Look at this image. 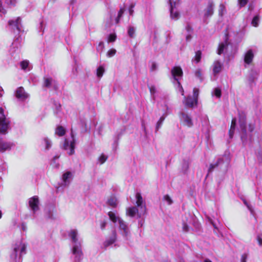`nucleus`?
Listing matches in <instances>:
<instances>
[{
	"label": "nucleus",
	"instance_id": "obj_1",
	"mask_svg": "<svg viewBox=\"0 0 262 262\" xmlns=\"http://www.w3.org/2000/svg\"><path fill=\"white\" fill-rule=\"evenodd\" d=\"M9 121L4 115V110L0 107V133L5 134L8 128Z\"/></svg>",
	"mask_w": 262,
	"mask_h": 262
},
{
	"label": "nucleus",
	"instance_id": "obj_2",
	"mask_svg": "<svg viewBox=\"0 0 262 262\" xmlns=\"http://www.w3.org/2000/svg\"><path fill=\"white\" fill-rule=\"evenodd\" d=\"M71 137L73 139L72 141L69 144V141L66 139L64 141V143L63 145V148L65 150H67L70 148V150L69 152V155H73L75 152V140L74 139V135L73 134L72 130H71Z\"/></svg>",
	"mask_w": 262,
	"mask_h": 262
},
{
	"label": "nucleus",
	"instance_id": "obj_3",
	"mask_svg": "<svg viewBox=\"0 0 262 262\" xmlns=\"http://www.w3.org/2000/svg\"><path fill=\"white\" fill-rule=\"evenodd\" d=\"M239 126L242 133L246 135L247 134V125H246V115L245 113L242 112L239 114Z\"/></svg>",
	"mask_w": 262,
	"mask_h": 262
},
{
	"label": "nucleus",
	"instance_id": "obj_4",
	"mask_svg": "<svg viewBox=\"0 0 262 262\" xmlns=\"http://www.w3.org/2000/svg\"><path fill=\"white\" fill-rule=\"evenodd\" d=\"M180 116L181 121L183 122L184 125H186L188 127H190L193 126L192 119L190 116L183 112L180 113Z\"/></svg>",
	"mask_w": 262,
	"mask_h": 262
},
{
	"label": "nucleus",
	"instance_id": "obj_5",
	"mask_svg": "<svg viewBox=\"0 0 262 262\" xmlns=\"http://www.w3.org/2000/svg\"><path fill=\"white\" fill-rule=\"evenodd\" d=\"M214 3L212 1H209L206 8L204 10V17L208 18L211 16L214 13Z\"/></svg>",
	"mask_w": 262,
	"mask_h": 262
},
{
	"label": "nucleus",
	"instance_id": "obj_6",
	"mask_svg": "<svg viewBox=\"0 0 262 262\" xmlns=\"http://www.w3.org/2000/svg\"><path fill=\"white\" fill-rule=\"evenodd\" d=\"M185 105L187 107L192 108L198 104V100L194 97L188 96L187 97H185Z\"/></svg>",
	"mask_w": 262,
	"mask_h": 262
},
{
	"label": "nucleus",
	"instance_id": "obj_7",
	"mask_svg": "<svg viewBox=\"0 0 262 262\" xmlns=\"http://www.w3.org/2000/svg\"><path fill=\"white\" fill-rule=\"evenodd\" d=\"M29 204L30 208L34 211H35L39 209V200L37 196H34L30 199L29 201Z\"/></svg>",
	"mask_w": 262,
	"mask_h": 262
},
{
	"label": "nucleus",
	"instance_id": "obj_8",
	"mask_svg": "<svg viewBox=\"0 0 262 262\" xmlns=\"http://www.w3.org/2000/svg\"><path fill=\"white\" fill-rule=\"evenodd\" d=\"M136 198L137 199L136 201V205L137 207L140 208L141 209H142V213L144 214L145 212L146 211V206L144 205V206L142 205L143 203V200L142 198V196H141V194L139 192H137L136 194Z\"/></svg>",
	"mask_w": 262,
	"mask_h": 262
},
{
	"label": "nucleus",
	"instance_id": "obj_9",
	"mask_svg": "<svg viewBox=\"0 0 262 262\" xmlns=\"http://www.w3.org/2000/svg\"><path fill=\"white\" fill-rule=\"evenodd\" d=\"M253 58V52L251 49H250L246 53L245 55L244 62L247 64H250L252 63Z\"/></svg>",
	"mask_w": 262,
	"mask_h": 262
},
{
	"label": "nucleus",
	"instance_id": "obj_10",
	"mask_svg": "<svg viewBox=\"0 0 262 262\" xmlns=\"http://www.w3.org/2000/svg\"><path fill=\"white\" fill-rule=\"evenodd\" d=\"M20 24V17H17L15 20H10L8 21V24L10 26L12 27V29L15 30H17L18 32L20 31L19 25Z\"/></svg>",
	"mask_w": 262,
	"mask_h": 262
},
{
	"label": "nucleus",
	"instance_id": "obj_11",
	"mask_svg": "<svg viewBox=\"0 0 262 262\" xmlns=\"http://www.w3.org/2000/svg\"><path fill=\"white\" fill-rule=\"evenodd\" d=\"M172 76L176 79V77H181L183 75V71L180 67H174L171 71Z\"/></svg>",
	"mask_w": 262,
	"mask_h": 262
},
{
	"label": "nucleus",
	"instance_id": "obj_12",
	"mask_svg": "<svg viewBox=\"0 0 262 262\" xmlns=\"http://www.w3.org/2000/svg\"><path fill=\"white\" fill-rule=\"evenodd\" d=\"M222 68V64L219 60L215 61L213 63V73L214 75L219 73Z\"/></svg>",
	"mask_w": 262,
	"mask_h": 262
},
{
	"label": "nucleus",
	"instance_id": "obj_13",
	"mask_svg": "<svg viewBox=\"0 0 262 262\" xmlns=\"http://www.w3.org/2000/svg\"><path fill=\"white\" fill-rule=\"evenodd\" d=\"M15 95L17 98L21 99H25L27 97V95L23 87H19L17 89Z\"/></svg>",
	"mask_w": 262,
	"mask_h": 262
},
{
	"label": "nucleus",
	"instance_id": "obj_14",
	"mask_svg": "<svg viewBox=\"0 0 262 262\" xmlns=\"http://www.w3.org/2000/svg\"><path fill=\"white\" fill-rule=\"evenodd\" d=\"M236 118H233L231 120V123L230 127L229 130V136L230 139H232L233 137L234 131L236 127Z\"/></svg>",
	"mask_w": 262,
	"mask_h": 262
},
{
	"label": "nucleus",
	"instance_id": "obj_15",
	"mask_svg": "<svg viewBox=\"0 0 262 262\" xmlns=\"http://www.w3.org/2000/svg\"><path fill=\"white\" fill-rule=\"evenodd\" d=\"M139 209L137 207H131L128 208L126 214L130 217H134L137 213H138Z\"/></svg>",
	"mask_w": 262,
	"mask_h": 262
},
{
	"label": "nucleus",
	"instance_id": "obj_16",
	"mask_svg": "<svg viewBox=\"0 0 262 262\" xmlns=\"http://www.w3.org/2000/svg\"><path fill=\"white\" fill-rule=\"evenodd\" d=\"M66 131L65 128L61 125H58L55 129V134L59 137L63 136L66 134Z\"/></svg>",
	"mask_w": 262,
	"mask_h": 262
},
{
	"label": "nucleus",
	"instance_id": "obj_17",
	"mask_svg": "<svg viewBox=\"0 0 262 262\" xmlns=\"http://www.w3.org/2000/svg\"><path fill=\"white\" fill-rule=\"evenodd\" d=\"M54 80H53L51 77L43 78V86L46 88H49L51 86L53 81Z\"/></svg>",
	"mask_w": 262,
	"mask_h": 262
},
{
	"label": "nucleus",
	"instance_id": "obj_18",
	"mask_svg": "<svg viewBox=\"0 0 262 262\" xmlns=\"http://www.w3.org/2000/svg\"><path fill=\"white\" fill-rule=\"evenodd\" d=\"M11 148L10 144L8 143L0 141V151L4 152Z\"/></svg>",
	"mask_w": 262,
	"mask_h": 262
},
{
	"label": "nucleus",
	"instance_id": "obj_19",
	"mask_svg": "<svg viewBox=\"0 0 262 262\" xmlns=\"http://www.w3.org/2000/svg\"><path fill=\"white\" fill-rule=\"evenodd\" d=\"M118 222L120 229L122 230L125 234H127L128 228L125 223L122 220L119 219H118Z\"/></svg>",
	"mask_w": 262,
	"mask_h": 262
},
{
	"label": "nucleus",
	"instance_id": "obj_20",
	"mask_svg": "<svg viewBox=\"0 0 262 262\" xmlns=\"http://www.w3.org/2000/svg\"><path fill=\"white\" fill-rule=\"evenodd\" d=\"M107 203L109 206L115 208L117 205V200L115 198H111L107 200Z\"/></svg>",
	"mask_w": 262,
	"mask_h": 262
},
{
	"label": "nucleus",
	"instance_id": "obj_21",
	"mask_svg": "<svg viewBox=\"0 0 262 262\" xmlns=\"http://www.w3.org/2000/svg\"><path fill=\"white\" fill-rule=\"evenodd\" d=\"M165 120V117L163 116H161L159 120L158 121L156 126V132H157L159 129L161 127L162 125L163 124V123Z\"/></svg>",
	"mask_w": 262,
	"mask_h": 262
},
{
	"label": "nucleus",
	"instance_id": "obj_22",
	"mask_svg": "<svg viewBox=\"0 0 262 262\" xmlns=\"http://www.w3.org/2000/svg\"><path fill=\"white\" fill-rule=\"evenodd\" d=\"M69 236L71 237L73 242H77V232L75 230H72L69 233Z\"/></svg>",
	"mask_w": 262,
	"mask_h": 262
},
{
	"label": "nucleus",
	"instance_id": "obj_23",
	"mask_svg": "<svg viewBox=\"0 0 262 262\" xmlns=\"http://www.w3.org/2000/svg\"><path fill=\"white\" fill-rule=\"evenodd\" d=\"M202 58V52L200 50H198L195 52L194 56V61L198 63L200 62Z\"/></svg>",
	"mask_w": 262,
	"mask_h": 262
},
{
	"label": "nucleus",
	"instance_id": "obj_24",
	"mask_svg": "<svg viewBox=\"0 0 262 262\" xmlns=\"http://www.w3.org/2000/svg\"><path fill=\"white\" fill-rule=\"evenodd\" d=\"M73 253L75 255H76L77 256H79L80 257L82 255V252L81 250L78 249V247L77 246H75L73 248Z\"/></svg>",
	"mask_w": 262,
	"mask_h": 262
},
{
	"label": "nucleus",
	"instance_id": "obj_25",
	"mask_svg": "<svg viewBox=\"0 0 262 262\" xmlns=\"http://www.w3.org/2000/svg\"><path fill=\"white\" fill-rule=\"evenodd\" d=\"M169 3L170 4V7H171V9H170L171 17L172 18H178L179 15V13L177 12H176L174 13L173 12V8H172V2H171V0H169Z\"/></svg>",
	"mask_w": 262,
	"mask_h": 262
},
{
	"label": "nucleus",
	"instance_id": "obj_26",
	"mask_svg": "<svg viewBox=\"0 0 262 262\" xmlns=\"http://www.w3.org/2000/svg\"><path fill=\"white\" fill-rule=\"evenodd\" d=\"M108 215L110 220L113 223H116L118 220V217L116 216L115 214L112 211H110L108 212Z\"/></svg>",
	"mask_w": 262,
	"mask_h": 262
},
{
	"label": "nucleus",
	"instance_id": "obj_27",
	"mask_svg": "<svg viewBox=\"0 0 262 262\" xmlns=\"http://www.w3.org/2000/svg\"><path fill=\"white\" fill-rule=\"evenodd\" d=\"M135 33V30L134 28L132 26H129L128 28V30H127V33H128V36L130 38H133L134 37Z\"/></svg>",
	"mask_w": 262,
	"mask_h": 262
},
{
	"label": "nucleus",
	"instance_id": "obj_28",
	"mask_svg": "<svg viewBox=\"0 0 262 262\" xmlns=\"http://www.w3.org/2000/svg\"><path fill=\"white\" fill-rule=\"evenodd\" d=\"M194 74L195 77H197L200 80V81H203V78L202 77V71L200 69H197L195 71Z\"/></svg>",
	"mask_w": 262,
	"mask_h": 262
},
{
	"label": "nucleus",
	"instance_id": "obj_29",
	"mask_svg": "<svg viewBox=\"0 0 262 262\" xmlns=\"http://www.w3.org/2000/svg\"><path fill=\"white\" fill-rule=\"evenodd\" d=\"M226 46H227L225 45L224 43H221L219 44L217 49V54L219 55H221L223 53Z\"/></svg>",
	"mask_w": 262,
	"mask_h": 262
},
{
	"label": "nucleus",
	"instance_id": "obj_30",
	"mask_svg": "<svg viewBox=\"0 0 262 262\" xmlns=\"http://www.w3.org/2000/svg\"><path fill=\"white\" fill-rule=\"evenodd\" d=\"M104 72V69L102 66L99 67L97 69V76L101 77Z\"/></svg>",
	"mask_w": 262,
	"mask_h": 262
},
{
	"label": "nucleus",
	"instance_id": "obj_31",
	"mask_svg": "<svg viewBox=\"0 0 262 262\" xmlns=\"http://www.w3.org/2000/svg\"><path fill=\"white\" fill-rule=\"evenodd\" d=\"M29 61L27 60H23L22 61L20 62V67H21V68L23 69V70H26L28 66H29Z\"/></svg>",
	"mask_w": 262,
	"mask_h": 262
},
{
	"label": "nucleus",
	"instance_id": "obj_32",
	"mask_svg": "<svg viewBox=\"0 0 262 262\" xmlns=\"http://www.w3.org/2000/svg\"><path fill=\"white\" fill-rule=\"evenodd\" d=\"M72 173L70 171H67L62 175V180L64 182H66L68 179L71 176Z\"/></svg>",
	"mask_w": 262,
	"mask_h": 262
},
{
	"label": "nucleus",
	"instance_id": "obj_33",
	"mask_svg": "<svg viewBox=\"0 0 262 262\" xmlns=\"http://www.w3.org/2000/svg\"><path fill=\"white\" fill-rule=\"evenodd\" d=\"M224 43L226 46H228L229 44V34L228 33L227 29L225 30V37H224Z\"/></svg>",
	"mask_w": 262,
	"mask_h": 262
},
{
	"label": "nucleus",
	"instance_id": "obj_34",
	"mask_svg": "<svg viewBox=\"0 0 262 262\" xmlns=\"http://www.w3.org/2000/svg\"><path fill=\"white\" fill-rule=\"evenodd\" d=\"M214 95L217 97L220 98L222 95V92L221 89L219 88H216L214 89Z\"/></svg>",
	"mask_w": 262,
	"mask_h": 262
},
{
	"label": "nucleus",
	"instance_id": "obj_35",
	"mask_svg": "<svg viewBox=\"0 0 262 262\" xmlns=\"http://www.w3.org/2000/svg\"><path fill=\"white\" fill-rule=\"evenodd\" d=\"M199 89L196 88H194L193 89V97L196 98V100H198L199 98Z\"/></svg>",
	"mask_w": 262,
	"mask_h": 262
},
{
	"label": "nucleus",
	"instance_id": "obj_36",
	"mask_svg": "<svg viewBox=\"0 0 262 262\" xmlns=\"http://www.w3.org/2000/svg\"><path fill=\"white\" fill-rule=\"evenodd\" d=\"M107 159V157L103 154H101L99 158V161L101 164H103Z\"/></svg>",
	"mask_w": 262,
	"mask_h": 262
},
{
	"label": "nucleus",
	"instance_id": "obj_37",
	"mask_svg": "<svg viewBox=\"0 0 262 262\" xmlns=\"http://www.w3.org/2000/svg\"><path fill=\"white\" fill-rule=\"evenodd\" d=\"M259 20V17L258 16H255L252 20V25L253 26L256 27L258 26V21Z\"/></svg>",
	"mask_w": 262,
	"mask_h": 262
},
{
	"label": "nucleus",
	"instance_id": "obj_38",
	"mask_svg": "<svg viewBox=\"0 0 262 262\" xmlns=\"http://www.w3.org/2000/svg\"><path fill=\"white\" fill-rule=\"evenodd\" d=\"M116 35L115 34H111L108 36V42H114L116 39Z\"/></svg>",
	"mask_w": 262,
	"mask_h": 262
},
{
	"label": "nucleus",
	"instance_id": "obj_39",
	"mask_svg": "<svg viewBox=\"0 0 262 262\" xmlns=\"http://www.w3.org/2000/svg\"><path fill=\"white\" fill-rule=\"evenodd\" d=\"M248 3V0H238L240 8L245 7Z\"/></svg>",
	"mask_w": 262,
	"mask_h": 262
},
{
	"label": "nucleus",
	"instance_id": "obj_40",
	"mask_svg": "<svg viewBox=\"0 0 262 262\" xmlns=\"http://www.w3.org/2000/svg\"><path fill=\"white\" fill-rule=\"evenodd\" d=\"M43 141L46 144V149H49L51 146V144L49 140L47 138H46L43 139Z\"/></svg>",
	"mask_w": 262,
	"mask_h": 262
},
{
	"label": "nucleus",
	"instance_id": "obj_41",
	"mask_svg": "<svg viewBox=\"0 0 262 262\" xmlns=\"http://www.w3.org/2000/svg\"><path fill=\"white\" fill-rule=\"evenodd\" d=\"M219 164V162H217L215 164H211L208 169V172H212L213 170L215 168V167L218 166Z\"/></svg>",
	"mask_w": 262,
	"mask_h": 262
},
{
	"label": "nucleus",
	"instance_id": "obj_42",
	"mask_svg": "<svg viewBox=\"0 0 262 262\" xmlns=\"http://www.w3.org/2000/svg\"><path fill=\"white\" fill-rule=\"evenodd\" d=\"M116 53V50L114 49H110L108 51L107 55L108 57L113 56Z\"/></svg>",
	"mask_w": 262,
	"mask_h": 262
},
{
	"label": "nucleus",
	"instance_id": "obj_43",
	"mask_svg": "<svg viewBox=\"0 0 262 262\" xmlns=\"http://www.w3.org/2000/svg\"><path fill=\"white\" fill-rule=\"evenodd\" d=\"M148 89H149L150 94L151 95H154L156 92L155 86L153 85H148Z\"/></svg>",
	"mask_w": 262,
	"mask_h": 262
},
{
	"label": "nucleus",
	"instance_id": "obj_44",
	"mask_svg": "<svg viewBox=\"0 0 262 262\" xmlns=\"http://www.w3.org/2000/svg\"><path fill=\"white\" fill-rule=\"evenodd\" d=\"M26 247L25 244H22L20 248V256H21L23 254H26Z\"/></svg>",
	"mask_w": 262,
	"mask_h": 262
},
{
	"label": "nucleus",
	"instance_id": "obj_45",
	"mask_svg": "<svg viewBox=\"0 0 262 262\" xmlns=\"http://www.w3.org/2000/svg\"><path fill=\"white\" fill-rule=\"evenodd\" d=\"M164 199L166 201L168 202L169 205H170L172 203V200L168 194L164 195Z\"/></svg>",
	"mask_w": 262,
	"mask_h": 262
},
{
	"label": "nucleus",
	"instance_id": "obj_46",
	"mask_svg": "<svg viewBox=\"0 0 262 262\" xmlns=\"http://www.w3.org/2000/svg\"><path fill=\"white\" fill-rule=\"evenodd\" d=\"M115 242V239H111L108 241H107L105 242L104 246L105 247H107L112 244H113Z\"/></svg>",
	"mask_w": 262,
	"mask_h": 262
},
{
	"label": "nucleus",
	"instance_id": "obj_47",
	"mask_svg": "<svg viewBox=\"0 0 262 262\" xmlns=\"http://www.w3.org/2000/svg\"><path fill=\"white\" fill-rule=\"evenodd\" d=\"M255 129V124L253 123H249L248 125L249 131L251 133L253 132Z\"/></svg>",
	"mask_w": 262,
	"mask_h": 262
},
{
	"label": "nucleus",
	"instance_id": "obj_48",
	"mask_svg": "<svg viewBox=\"0 0 262 262\" xmlns=\"http://www.w3.org/2000/svg\"><path fill=\"white\" fill-rule=\"evenodd\" d=\"M135 4H132L129 8V13L130 15H133L134 13V10L133 8L135 7Z\"/></svg>",
	"mask_w": 262,
	"mask_h": 262
},
{
	"label": "nucleus",
	"instance_id": "obj_49",
	"mask_svg": "<svg viewBox=\"0 0 262 262\" xmlns=\"http://www.w3.org/2000/svg\"><path fill=\"white\" fill-rule=\"evenodd\" d=\"M248 255L246 253H244L241 256V262H246Z\"/></svg>",
	"mask_w": 262,
	"mask_h": 262
},
{
	"label": "nucleus",
	"instance_id": "obj_50",
	"mask_svg": "<svg viewBox=\"0 0 262 262\" xmlns=\"http://www.w3.org/2000/svg\"><path fill=\"white\" fill-rule=\"evenodd\" d=\"M186 30L189 33L193 32V28L190 25H187L186 27Z\"/></svg>",
	"mask_w": 262,
	"mask_h": 262
},
{
	"label": "nucleus",
	"instance_id": "obj_51",
	"mask_svg": "<svg viewBox=\"0 0 262 262\" xmlns=\"http://www.w3.org/2000/svg\"><path fill=\"white\" fill-rule=\"evenodd\" d=\"M106 224H107V223L105 221H102L100 223V227L102 230H104V229L106 227Z\"/></svg>",
	"mask_w": 262,
	"mask_h": 262
},
{
	"label": "nucleus",
	"instance_id": "obj_52",
	"mask_svg": "<svg viewBox=\"0 0 262 262\" xmlns=\"http://www.w3.org/2000/svg\"><path fill=\"white\" fill-rule=\"evenodd\" d=\"M156 69H157L156 63L155 62H152L151 68H150V71L152 72V71H155V70H156Z\"/></svg>",
	"mask_w": 262,
	"mask_h": 262
},
{
	"label": "nucleus",
	"instance_id": "obj_53",
	"mask_svg": "<svg viewBox=\"0 0 262 262\" xmlns=\"http://www.w3.org/2000/svg\"><path fill=\"white\" fill-rule=\"evenodd\" d=\"M124 10L123 8H120L118 12V17H121L123 13H124Z\"/></svg>",
	"mask_w": 262,
	"mask_h": 262
},
{
	"label": "nucleus",
	"instance_id": "obj_54",
	"mask_svg": "<svg viewBox=\"0 0 262 262\" xmlns=\"http://www.w3.org/2000/svg\"><path fill=\"white\" fill-rule=\"evenodd\" d=\"M257 240L258 245L260 246H262V238L260 236H257Z\"/></svg>",
	"mask_w": 262,
	"mask_h": 262
},
{
	"label": "nucleus",
	"instance_id": "obj_55",
	"mask_svg": "<svg viewBox=\"0 0 262 262\" xmlns=\"http://www.w3.org/2000/svg\"><path fill=\"white\" fill-rule=\"evenodd\" d=\"M52 84H53V86H54V90H58V84L57 82L56 81L54 80Z\"/></svg>",
	"mask_w": 262,
	"mask_h": 262
},
{
	"label": "nucleus",
	"instance_id": "obj_56",
	"mask_svg": "<svg viewBox=\"0 0 262 262\" xmlns=\"http://www.w3.org/2000/svg\"><path fill=\"white\" fill-rule=\"evenodd\" d=\"M192 38L191 34H189L186 36V39L187 41H189Z\"/></svg>",
	"mask_w": 262,
	"mask_h": 262
},
{
	"label": "nucleus",
	"instance_id": "obj_57",
	"mask_svg": "<svg viewBox=\"0 0 262 262\" xmlns=\"http://www.w3.org/2000/svg\"><path fill=\"white\" fill-rule=\"evenodd\" d=\"M18 248H17V247H15L14 248V252L15 253V256L16 257L17 256V253L18 252Z\"/></svg>",
	"mask_w": 262,
	"mask_h": 262
},
{
	"label": "nucleus",
	"instance_id": "obj_58",
	"mask_svg": "<svg viewBox=\"0 0 262 262\" xmlns=\"http://www.w3.org/2000/svg\"><path fill=\"white\" fill-rule=\"evenodd\" d=\"M120 18L121 17H118V16H117V18H116V23L117 24H118L119 23Z\"/></svg>",
	"mask_w": 262,
	"mask_h": 262
},
{
	"label": "nucleus",
	"instance_id": "obj_59",
	"mask_svg": "<svg viewBox=\"0 0 262 262\" xmlns=\"http://www.w3.org/2000/svg\"><path fill=\"white\" fill-rule=\"evenodd\" d=\"M220 7L222 10L225 9V7L223 4H220Z\"/></svg>",
	"mask_w": 262,
	"mask_h": 262
},
{
	"label": "nucleus",
	"instance_id": "obj_60",
	"mask_svg": "<svg viewBox=\"0 0 262 262\" xmlns=\"http://www.w3.org/2000/svg\"><path fill=\"white\" fill-rule=\"evenodd\" d=\"M204 262H212L211 260H210L209 259L206 258L204 260Z\"/></svg>",
	"mask_w": 262,
	"mask_h": 262
},
{
	"label": "nucleus",
	"instance_id": "obj_61",
	"mask_svg": "<svg viewBox=\"0 0 262 262\" xmlns=\"http://www.w3.org/2000/svg\"><path fill=\"white\" fill-rule=\"evenodd\" d=\"M99 46H104V44H103V42H100L99 44Z\"/></svg>",
	"mask_w": 262,
	"mask_h": 262
},
{
	"label": "nucleus",
	"instance_id": "obj_62",
	"mask_svg": "<svg viewBox=\"0 0 262 262\" xmlns=\"http://www.w3.org/2000/svg\"><path fill=\"white\" fill-rule=\"evenodd\" d=\"M181 89H182V95L184 96V90L182 88V87H181Z\"/></svg>",
	"mask_w": 262,
	"mask_h": 262
},
{
	"label": "nucleus",
	"instance_id": "obj_63",
	"mask_svg": "<svg viewBox=\"0 0 262 262\" xmlns=\"http://www.w3.org/2000/svg\"><path fill=\"white\" fill-rule=\"evenodd\" d=\"M2 216V211L0 210V219H1Z\"/></svg>",
	"mask_w": 262,
	"mask_h": 262
},
{
	"label": "nucleus",
	"instance_id": "obj_64",
	"mask_svg": "<svg viewBox=\"0 0 262 262\" xmlns=\"http://www.w3.org/2000/svg\"><path fill=\"white\" fill-rule=\"evenodd\" d=\"M211 224L213 225V226L214 227H215L214 224L212 222H211Z\"/></svg>",
	"mask_w": 262,
	"mask_h": 262
}]
</instances>
